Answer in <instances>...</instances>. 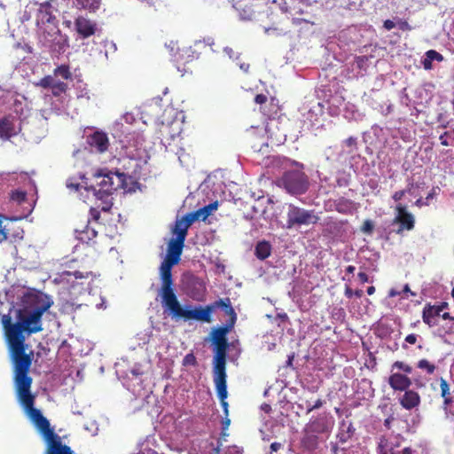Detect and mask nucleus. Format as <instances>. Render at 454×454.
Here are the masks:
<instances>
[{
	"label": "nucleus",
	"mask_w": 454,
	"mask_h": 454,
	"mask_svg": "<svg viewBox=\"0 0 454 454\" xmlns=\"http://www.w3.org/2000/svg\"><path fill=\"white\" fill-rule=\"evenodd\" d=\"M441 396L444 399L445 405H450L452 402L450 397V385L447 383L445 379L441 378L440 380Z\"/></svg>",
	"instance_id": "nucleus-30"
},
{
	"label": "nucleus",
	"mask_w": 454,
	"mask_h": 454,
	"mask_svg": "<svg viewBox=\"0 0 454 454\" xmlns=\"http://www.w3.org/2000/svg\"><path fill=\"white\" fill-rule=\"evenodd\" d=\"M10 198H11V200L16 201L20 204V203H23L26 201L27 193H26V192L15 191V192H12V193H11Z\"/></svg>",
	"instance_id": "nucleus-36"
},
{
	"label": "nucleus",
	"mask_w": 454,
	"mask_h": 454,
	"mask_svg": "<svg viewBox=\"0 0 454 454\" xmlns=\"http://www.w3.org/2000/svg\"><path fill=\"white\" fill-rule=\"evenodd\" d=\"M427 62H432L434 60L441 62L442 60V56L441 53L436 52L434 50H429L427 52Z\"/></svg>",
	"instance_id": "nucleus-39"
},
{
	"label": "nucleus",
	"mask_w": 454,
	"mask_h": 454,
	"mask_svg": "<svg viewBox=\"0 0 454 454\" xmlns=\"http://www.w3.org/2000/svg\"><path fill=\"white\" fill-rule=\"evenodd\" d=\"M2 325L4 330V337L7 340V343L9 346L11 359H12L13 368L15 367V340L11 337L10 331L14 325V323L12 322L11 317L9 315H4L2 317Z\"/></svg>",
	"instance_id": "nucleus-20"
},
{
	"label": "nucleus",
	"mask_w": 454,
	"mask_h": 454,
	"mask_svg": "<svg viewBox=\"0 0 454 454\" xmlns=\"http://www.w3.org/2000/svg\"><path fill=\"white\" fill-rule=\"evenodd\" d=\"M184 239H169L167 249V255L159 268V274H160L161 286L159 288V297L175 291L173 275L171 269L180 262V257L184 247Z\"/></svg>",
	"instance_id": "nucleus-4"
},
{
	"label": "nucleus",
	"mask_w": 454,
	"mask_h": 454,
	"mask_svg": "<svg viewBox=\"0 0 454 454\" xmlns=\"http://www.w3.org/2000/svg\"><path fill=\"white\" fill-rule=\"evenodd\" d=\"M396 215L395 218V223H399V229H397L396 233L400 234L404 230L411 231L414 228V217L413 215L406 210V207L403 205H397L395 207Z\"/></svg>",
	"instance_id": "nucleus-11"
},
{
	"label": "nucleus",
	"mask_w": 454,
	"mask_h": 454,
	"mask_svg": "<svg viewBox=\"0 0 454 454\" xmlns=\"http://www.w3.org/2000/svg\"><path fill=\"white\" fill-rule=\"evenodd\" d=\"M51 95L55 97H60L62 93H65L67 90V84L65 82H59L52 85L51 88Z\"/></svg>",
	"instance_id": "nucleus-33"
},
{
	"label": "nucleus",
	"mask_w": 454,
	"mask_h": 454,
	"mask_svg": "<svg viewBox=\"0 0 454 454\" xmlns=\"http://www.w3.org/2000/svg\"><path fill=\"white\" fill-rule=\"evenodd\" d=\"M345 145H348V146H354L356 145V138L355 137H348L347 139H345Z\"/></svg>",
	"instance_id": "nucleus-58"
},
{
	"label": "nucleus",
	"mask_w": 454,
	"mask_h": 454,
	"mask_svg": "<svg viewBox=\"0 0 454 454\" xmlns=\"http://www.w3.org/2000/svg\"><path fill=\"white\" fill-rule=\"evenodd\" d=\"M417 367L427 372L428 374L434 373L435 365L426 358L419 359Z\"/></svg>",
	"instance_id": "nucleus-31"
},
{
	"label": "nucleus",
	"mask_w": 454,
	"mask_h": 454,
	"mask_svg": "<svg viewBox=\"0 0 454 454\" xmlns=\"http://www.w3.org/2000/svg\"><path fill=\"white\" fill-rule=\"evenodd\" d=\"M96 186L90 185L87 190L94 192L96 198L109 197L119 188L125 185V175L121 172H112L107 169H99L94 173Z\"/></svg>",
	"instance_id": "nucleus-5"
},
{
	"label": "nucleus",
	"mask_w": 454,
	"mask_h": 454,
	"mask_svg": "<svg viewBox=\"0 0 454 454\" xmlns=\"http://www.w3.org/2000/svg\"><path fill=\"white\" fill-rule=\"evenodd\" d=\"M59 81H56L55 77L47 75L41 79L37 82L38 87H43V89H50L51 86L59 82Z\"/></svg>",
	"instance_id": "nucleus-34"
},
{
	"label": "nucleus",
	"mask_w": 454,
	"mask_h": 454,
	"mask_svg": "<svg viewBox=\"0 0 454 454\" xmlns=\"http://www.w3.org/2000/svg\"><path fill=\"white\" fill-rule=\"evenodd\" d=\"M73 4L78 10H85L90 13H95L100 9L101 0H73Z\"/></svg>",
	"instance_id": "nucleus-23"
},
{
	"label": "nucleus",
	"mask_w": 454,
	"mask_h": 454,
	"mask_svg": "<svg viewBox=\"0 0 454 454\" xmlns=\"http://www.w3.org/2000/svg\"><path fill=\"white\" fill-rule=\"evenodd\" d=\"M234 325L235 324L226 323V325L214 329L211 333L213 344L215 346L213 372H226L225 361L228 349L226 335Z\"/></svg>",
	"instance_id": "nucleus-6"
},
{
	"label": "nucleus",
	"mask_w": 454,
	"mask_h": 454,
	"mask_svg": "<svg viewBox=\"0 0 454 454\" xmlns=\"http://www.w3.org/2000/svg\"><path fill=\"white\" fill-rule=\"evenodd\" d=\"M334 206H336V210L339 213L347 214L354 208V201L344 197H340L334 201Z\"/></svg>",
	"instance_id": "nucleus-28"
},
{
	"label": "nucleus",
	"mask_w": 454,
	"mask_h": 454,
	"mask_svg": "<svg viewBox=\"0 0 454 454\" xmlns=\"http://www.w3.org/2000/svg\"><path fill=\"white\" fill-rule=\"evenodd\" d=\"M260 111L262 112L263 115L270 120H275L280 113V106L275 101V98H270L268 105L260 106Z\"/></svg>",
	"instance_id": "nucleus-25"
},
{
	"label": "nucleus",
	"mask_w": 454,
	"mask_h": 454,
	"mask_svg": "<svg viewBox=\"0 0 454 454\" xmlns=\"http://www.w3.org/2000/svg\"><path fill=\"white\" fill-rule=\"evenodd\" d=\"M67 187L71 188L73 190L78 191L80 184L78 183L73 182L72 178L67 179Z\"/></svg>",
	"instance_id": "nucleus-51"
},
{
	"label": "nucleus",
	"mask_w": 454,
	"mask_h": 454,
	"mask_svg": "<svg viewBox=\"0 0 454 454\" xmlns=\"http://www.w3.org/2000/svg\"><path fill=\"white\" fill-rule=\"evenodd\" d=\"M76 239L84 244H90L97 236L94 228H90L88 224L81 229H75Z\"/></svg>",
	"instance_id": "nucleus-24"
},
{
	"label": "nucleus",
	"mask_w": 454,
	"mask_h": 454,
	"mask_svg": "<svg viewBox=\"0 0 454 454\" xmlns=\"http://www.w3.org/2000/svg\"><path fill=\"white\" fill-rule=\"evenodd\" d=\"M366 292H367L368 295H372L374 294V292H375V287L374 286H369V287H367Z\"/></svg>",
	"instance_id": "nucleus-64"
},
{
	"label": "nucleus",
	"mask_w": 454,
	"mask_h": 454,
	"mask_svg": "<svg viewBox=\"0 0 454 454\" xmlns=\"http://www.w3.org/2000/svg\"><path fill=\"white\" fill-rule=\"evenodd\" d=\"M255 104L260 105L261 106L267 105L270 101L267 99V97L263 94H258L254 96V99Z\"/></svg>",
	"instance_id": "nucleus-42"
},
{
	"label": "nucleus",
	"mask_w": 454,
	"mask_h": 454,
	"mask_svg": "<svg viewBox=\"0 0 454 454\" xmlns=\"http://www.w3.org/2000/svg\"><path fill=\"white\" fill-rule=\"evenodd\" d=\"M405 194H406V191L395 192V193L393 195V200L395 201H400L402 200V198L403 196H405Z\"/></svg>",
	"instance_id": "nucleus-50"
},
{
	"label": "nucleus",
	"mask_w": 454,
	"mask_h": 454,
	"mask_svg": "<svg viewBox=\"0 0 454 454\" xmlns=\"http://www.w3.org/2000/svg\"><path fill=\"white\" fill-rule=\"evenodd\" d=\"M320 217L316 215L315 210H306L298 206L289 205L286 215V226L293 228L294 226H309L316 224Z\"/></svg>",
	"instance_id": "nucleus-9"
},
{
	"label": "nucleus",
	"mask_w": 454,
	"mask_h": 454,
	"mask_svg": "<svg viewBox=\"0 0 454 454\" xmlns=\"http://www.w3.org/2000/svg\"><path fill=\"white\" fill-rule=\"evenodd\" d=\"M281 182L284 189L293 195L304 194L309 187V177L302 170L299 169L284 172Z\"/></svg>",
	"instance_id": "nucleus-8"
},
{
	"label": "nucleus",
	"mask_w": 454,
	"mask_h": 454,
	"mask_svg": "<svg viewBox=\"0 0 454 454\" xmlns=\"http://www.w3.org/2000/svg\"><path fill=\"white\" fill-rule=\"evenodd\" d=\"M184 365H196L197 364L196 356H193V354H186L184 358Z\"/></svg>",
	"instance_id": "nucleus-41"
},
{
	"label": "nucleus",
	"mask_w": 454,
	"mask_h": 454,
	"mask_svg": "<svg viewBox=\"0 0 454 454\" xmlns=\"http://www.w3.org/2000/svg\"><path fill=\"white\" fill-rule=\"evenodd\" d=\"M14 115H4L0 119V138L9 139L18 134Z\"/></svg>",
	"instance_id": "nucleus-16"
},
{
	"label": "nucleus",
	"mask_w": 454,
	"mask_h": 454,
	"mask_svg": "<svg viewBox=\"0 0 454 454\" xmlns=\"http://www.w3.org/2000/svg\"><path fill=\"white\" fill-rule=\"evenodd\" d=\"M195 222L194 219L185 215L180 220H176L173 233L176 235L174 239L185 240L187 235V230Z\"/></svg>",
	"instance_id": "nucleus-19"
},
{
	"label": "nucleus",
	"mask_w": 454,
	"mask_h": 454,
	"mask_svg": "<svg viewBox=\"0 0 454 454\" xmlns=\"http://www.w3.org/2000/svg\"><path fill=\"white\" fill-rule=\"evenodd\" d=\"M449 135H450L449 132H444V134L440 136L441 145H442L444 146L450 145V143L447 141V138H446V137H448Z\"/></svg>",
	"instance_id": "nucleus-56"
},
{
	"label": "nucleus",
	"mask_w": 454,
	"mask_h": 454,
	"mask_svg": "<svg viewBox=\"0 0 454 454\" xmlns=\"http://www.w3.org/2000/svg\"><path fill=\"white\" fill-rule=\"evenodd\" d=\"M214 384L215 391H217L221 406L223 407L225 416L228 414L227 387H226V372H213Z\"/></svg>",
	"instance_id": "nucleus-14"
},
{
	"label": "nucleus",
	"mask_w": 454,
	"mask_h": 454,
	"mask_svg": "<svg viewBox=\"0 0 454 454\" xmlns=\"http://www.w3.org/2000/svg\"><path fill=\"white\" fill-rule=\"evenodd\" d=\"M98 200H101L100 205L98 206L99 209L102 211H109L113 206L111 196L106 198V196L102 199L98 198Z\"/></svg>",
	"instance_id": "nucleus-37"
},
{
	"label": "nucleus",
	"mask_w": 454,
	"mask_h": 454,
	"mask_svg": "<svg viewBox=\"0 0 454 454\" xmlns=\"http://www.w3.org/2000/svg\"><path fill=\"white\" fill-rule=\"evenodd\" d=\"M27 307L16 311V322L10 336L15 340V389L31 388L33 379L28 372L32 365L33 351L26 352V337L43 331L42 317L52 305L50 295L43 292L27 294L23 298Z\"/></svg>",
	"instance_id": "nucleus-1"
},
{
	"label": "nucleus",
	"mask_w": 454,
	"mask_h": 454,
	"mask_svg": "<svg viewBox=\"0 0 454 454\" xmlns=\"http://www.w3.org/2000/svg\"><path fill=\"white\" fill-rule=\"evenodd\" d=\"M440 315V311L434 309L430 303H427L422 310V320L427 326L434 327L439 325Z\"/></svg>",
	"instance_id": "nucleus-21"
},
{
	"label": "nucleus",
	"mask_w": 454,
	"mask_h": 454,
	"mask_svg": "<svg viewBox=\"0 0 454 454\" xmlns=\"http://www.w3.org/2000/svg\"><path fill=\"white\" fill-rule=\"evenodd\" d=\"M389 297H396L397 295H400V292L396 291L395 289H391L388 294Z\"/></svg>",
	"instance_id": "nucleus-62"
},
{
	"label": "nucleus",
	"mask_w": 454,
	"mask_h": 454,
	"mask_svg": "<svg viewBox=\"0 0 454 454\" xmlns=\"http://www.w3.org/2000/svg\"><path fill=\"white\" fill-rule=\"evenodd\" d=\"M74 278L76 279L84 278L89 277V273H82L78 270L75 271H69L65 270L59 273V281L64 282L67 281V283L70 282V278Z\"/></svg>",
	"instance_id": "nucleus-29"
},
{
	"label": "nucleus",
	"mask_w": 454,
	"mask_h": 454,
	"mask_svg": "<svg viewBox=\"0 0 454 454\" xmlns=\"http://www.w3.org/2000/svg\"><path fill=\"white\" fill-rule=\"evenodd\" d=\"M423 67H424L425 69H430L431 68V62H427V58L424 59Z\"/></svg>",
	"instance_id": "nucleus-63"
},
{
	"label": "nucleus",
	"mask_w": 454,
	"mask_h": 454,
	"mask_svg": "<svg viewBox=\"0 0 454 454\" xmlns=\"http://www.w3.org/2000/svg\"><path fill=\"white\" fill-rule=\"evenodd\" d=\"M231 420L227 418L223 421V435H225L224 431L227 430L228 427H230Z\"/></svg>",
	"instance_id": "nucleus-59"
},
{
	"label": "nucleus",
	"mask_w": 454,
	"mask_h": 454,
	"mask_svg": "<svg viewBox=\"0 0 454 454\" xmlns=\"http://www.w3.org/2000/svg\"><path fill=\"white\" fill-rule=\"evenodd\" d=\"M440 317L442 318H443L444 320H450V321L452 320V316L448 312H444V313L441 314Z\"/></svg>",
	"instance_id": "nucleus-60"
},
{
	"label": "nucleus",
	"mask_w": 454,
	"mask_h": 454,
	"mask_svg": "<svg viewBox=\"0 0 454 454\" xmlns=\"http://www.w3.org/2000/svg\"><path fill=\"white\" fill-rule=\"evenodd\" d=\"M75 26V31L79 37L82 39H88L95 35L97 30V24L95 21L84 17L83 15H78L74 21Z\"/></svg>",
	"instance_id": "nucleus-12"
},
{
	"label": "nucleus",
	"mask_w": 454,
	"mask_h": 454,
	"mask_svg": "<svg viewBox=\"0 0 454 454\" xmlns=\"http://www.w3.org/2000/svg\"><path fill=\"white\" fill-rule=\"evenodd\" d=\"M8 239V233L5 231L3 226V221L0 219V243Z\"/></svg>",
	"instance_id": "nucleus-46"
},
{
	"label": "nucleus",
	"mask_w": 454,
	"mask_h": 454,
	"mask_svg": "<svg viewBox=\"0 0 454 454\" xmlns=\"http://www.w3.org/2000/svg\"><path fill=\"white\" fill-rule=\"evenodd\" d=\"M393 421H395V416L393 414H390L387 418L385 419L384 427L389 430L391 428V423Z\"/></svg>",
	"instance_id": "nucleus-48"
},
{
	"label": "nucleus",
	"mask_w": 454,
	"mask_h": 454,
	"mask_svg": "<svg viewBox=\"0 0 454 454\" xmlns=\"http://www.w3.org/2000/svg\"><path fill=\"white\" fill-rule=\"evenodd\" d=\"M55 77H61L65 80H68L72 77V74L70 72V67L66 65H61L60 67L54 69Z\"/></svg>",
	"instance_id": "nucleus-32"
},
{
	"label": "nucleus",
	"mask_w": 454,
	"mask_h": 454,
	"mask_svg": "<svg viewBox=\"0 0 454 454\" xmlns=\"http://www.w3.org/2000/svg\"><path fill=\"white\" fill-rule=\"evenodd\" d=\"M391 369H399L404 372L406 374H410L412 372V368L411 365L403 363L401 361H395L393 365H391Z\"/></svg>",
	"instance_id": "nucleus-35"
},
{
	"label": "nucleus",
	"mask_w": 454,
	"mask_h": 454,
	"mask_svg": "<svg viewBox=\"0 0 454 454\" xmlns=\"http://www.w3.org/2000/svg\"><path fill=\"white\" fill-rule=\"evenodd\" d=\"M372 229H373V225H372V221L366 220L364 222V223H363V225H362V231L364 232L370 233L372 231Z\"/></svg>",
	"instance_id": "nucleus-47"
},
{
	"label": "nucleus",
	"mask_w": 454,
	"mask_h": 454,
	"mask_svg": "<svg viewBox=\"0 0 454 454\" xmlns=\"http://www.w3.org/2000/svg\"><path fill=\"white\" fill-rule=\"evenodd\" d=\"M383 27H384V28H386L387 30H390V29L395 28V22L393 20H387L384 21Z\"/></svg>",
	"instance_id": "nucleus-55"
},
{
	"label": "nucleus",
	"mask_w": 454,
	"mask_h": 454,
	"mask_svg": "<svg viewBox=\"0 0 454 454\" xmlns=\"http://www.w3.org/2000/svg\"><path fill=\"white\" fill-rule=\"evenodd\" d=\"M51 9V2L44 1L38 4L36 12V25L37 27L47 26V28H43V38L49 42L54 41L57 36L61 35L58 27V20Z\"/></svg>",
	"instance_id": "nucleus-7"
},
{
	"label": "nucleus",
	"mask_w": 454,
	"mask_h": 454,
	"mask_svg": "<svg viewBox=\"0 0 454 454\" xmlns=\"http://www.w3.org/2000/svg\"><path fill=\"white\" fill-rule=\"evenodd\" d=\"M17 399L23 407L27 417L36 427L37 431L43 434L47 448L44 454H74L72 449L62 444L61 438L56 434L54 429L51 427L50 421L43 417L42 411L34 407L35 395L31 388L15 389Z\"/></svg>",
	"instance_id": "nucleus-3"
},
{
	"label": "nucleus",
	"mask_w": 454,
	"mask_h": 454,
	"mask_svg": "<svg viewBox=\"0 0 454 454\" xmlns=\"http://www.w3.org/2000/svg\"><path fill=\"white\" fill-rule=\"evenodd\" d=\"M388 384L392 390L403 392L411 387V379L401 372H393L389 375Z\"/></svg>",
	"instance_id": "nucleus-17"
},
{
	"label": "nucleus",
	"mask_w": 454,
	"mask_h": 454,
	"mask_svg": "<svg viewBox=\"0 0 454 454\" xmlns=\"http://www.w3.org/2000/svg\"><path fill=\"white\" fill-rule=\"evenodd\" d=\"M334 424L332 415L323 412L315 418H312L306 424L303 431H309L317 434H326L331 432Z\"/></svg>",
	"instance_id": "nucleus-10"
},
{
	"label": "nucleus",
	"mask_w": 454,
	"mask_h": 454,
	"mask_svg": "<svg viewBox=\"0 0 454 454\" xmlns=\"http://www.w3.org/2000/svg\"><path fill=\"white\" fill-rule=\"evenodd\" d=\"M323 403H324V401H322L321 399L316 400L314 404L311 405V407H309L306 409V412L309 413L312 411L321 408L323 406Z\"/></svg>",
	"instance_id": "nucleus-45"
},
{
	"label": "nucleus",
	"mask_w": 454,
	"mask_h": 454,
	"mask_svg": "<svg viewBox=\"0 0 454 454\" xmlns=\"http://www.w3.org/2000/svg\"><path fill=\"white\" fill-rule=\"evenodd\" d=\"M356 296L358 298H361L363 296V291L362 290H356V291H353L351 288L349 287H346L345 288V296L346 297H348V298H351L352 296Z\"/></svg>",
	"instance_id": "nucleus-40"
},
{
	"label": "nucleus",
	"mask_w": 454,
	"mask_h": 454,
	"mask_svg": "<svg viewBox=\"0 0 454 454\" xmlns=\"http://www.w3.org/2000/svg\"><path fill=\"white\" fill-rule=\"evenodd\" d=\"M344 427L345 421H342V423H340V432L338 434V438L340 442H346L348 440L350 439L352 435L350 432H344Z\"/></svg>",
	"instance_id": "nucleus-38"
},
{
	"label": "nucleus",
	"mask_w": 454,
	"mask_h": 454,
	"mask_svg": "<svg viewBox=\"0 0 454 454\" xmlns=\"http://www.w3.org/2000/svg\"><path fill=\"white\" fill-rule=\"evenodd\" d=\"M282 446L283 445L280 442H275L271 443L270 446V454L273 453V452H276V451H278L279 450H281Z\"/></svg>",
	"instance_id": "nucleus-52"
},
{
	"label": "nucleus",
	"mask_w": 454,
	"mask_h": 454,
	"mask_svg": "<svg viewBox=\"0 0 454 454\" xmlns=\"http://www.w3.org/2000/svg\"><path fill=\"white\" fill-rule=\"evenodd\" d=\"M415 205L418 207H423L424 205H427V202L419 198L416 200Z\"/></svg>",
	"instance_id": "nucleus-61"
},
{
	"label": "nucleus",
	"mask_w": 454,
	"mask_h": 454,
	"mask_svg": "<svg viewBox=\"0 0 454 454\" xmlns=\"http://www.w3.org/2000/svg\"><path fill=\"white\" fill-rule=\"evenodd\" d=\"M358 278H359L361 283H367L368 282V276L364 272L358 273Z\"/></svg>",
	"instance_id": "nucleus-57"
},
{
	"label": "nucleus",
	"mask_w": 454,
	"mask_h": 454,
	"mask_svg": "<svg viewBox=\"0 0 454 454\" xmlns=\"http://www.w3.org/2000/svg\"><path fill=\"white\" fill-rule=\"evenodd\" d=\"M403 394V395L400 397L399 402L402 408L411 411L413 409H416L419 406L420 403V397L418 392L407 389Z\"/></svg>",
	"instance_id": "nucleus-18"
},
{
	"label": "nucleus",
	"mask_w": 454,
	"mask_h": 454,
	"mask_svg": "<svg viewBox=\"0 0 454 454\" xmlns=\"http://www.w3.org/2000/svg\"><path fill=\"white\" fill-rule=\"evenodd\" d=\"M271 253V246L270 242L262 240L255 244L254 255L257 259L264 260L270 257Z\"/></svg>",
	"instance_id": "nucleus-26"
},
{
	"label": "nucleus",
	"mask_w": 454,
	"mask_h": 454,
	"mask_svg": "<svg viewBox=\"0 0 454 454\" xmlns=\"http://www.w3.org/2000/svg\"><path fill=\"white\" fill-rule=\"evenodd\" d=\"M216 207H218V203L215 201L186 215L195 221H206L212 212L216 209Z\"/></svg>",
	"instance_id": "nucleus-22"
},
{
	"label": "nucleus",
	"mask_w": 454,
	"mask_h": 454,
	"mask_svg": "<svg viewBox=\"0 0 454 454\" xmlns=\"http://www.w3.org/2000/svg\"><path fill=\"white\" fill-rule=\"evenodd\" d=\"M100 209L98 207H90V218L98 221L100 219Z\"/></svg>",
	"instance_id": "nucleus-44"
},
{
	"label": "nucleus",
	"mask_w": 454,
	"mask_h": 454,
	"mask_svg": "<svg viewBox=\"0 0 454 454\" xmlns=\"http://www.w3.org/2000/svg\"><path fill=\"white\" fill-rule=\"evenodd\" d=\"M367 61V57L366 56H359V57H356V66H358L359 68L362 67V66Z\"/></svg>",
	"instance_id": "nucleus-53"
},
{
	"label": "nucleus",
	"mask_w": 454,
	"mask_h": 454,
	"mask_svg": "<svg viewBox=\"0 0 454 454\" xmlns=\"http://www.w3.org/2000/svg\"><path fill=\"white\" fill-rule=\"evenodd\" d=\"M400 447V442L397 439H388L385 436L380 437L378 442V450L380 454H412V450L409 447L402 450V452L397 449Z\"/></svg>",
	"instance_id": "nucleus-13"
},
{
	"label": "nucleus",
	"mask_w": 454,
	"mask_h": 454,
	"mask_svg": "<svg viewBox=\"0 0 454 454\" xmlns=\"http://www.w3.org/2000/svg\"><path fill=\"white\" fill-rule=\"evenodd\" d=\"M161 305L165 311H168L170 317L175 320L184 319V321H201L209 323L212 321V313L215 308L223 309L225 315L229 316L226 323L236 324L237 315L231 306L230 298L219 299L207 306L191 305L182 306L176 295L175 291L161 296Z\"/></svg>",
	"instance_id": "nucleus-2"
},
{
	"label": "nucleus",
	"mask_w": 454,
	"mask_h": 454,
	"mask_svg": "<svg viewBox=\"0 0 454 454\" xmlns=\"http://www.w3.org/2000/svg\"><path fill=\"white\" fill-rule=\"evenodd\" d=\"M397 27H399V29L402 31H409L411 29V27L405 20H399L396 22Z\"/></svg>",
	"instance_id": "nucleus-43"
},
{
	"label": "nucleus",
	"mask_w": 454,
	"mask_h": 454,
	"mask_svg": "<svg viewBox=\"0 0 454 454\" xmlns=\"http://www.w3.org/2000/svg\"><path fill=\"white\" fill-rule=\"evenodd\" d=\"M317 442L318 440L317 434L303 430V435L301 438V445L303 448L309 450H316Z\"/></svg>",
	"instance_id": "nucleus-27"
},
{
	"label": "nucleus",
	"mask_w": 454,
	"mask_h": 454,
	"mask_svg": "<svg viewBox=\"0 0 454 454\" xmlns=\"http://www.w3.org/2000/svg\"><path fill=\"white\" fill-rule=\"evenodd\" d=\"M87 143L90 146L99 153H104L108 149L107 135L99 130H96L87 137Z\"/></svg>",
	"instance_id": "nucleus-15"
},
{
	"label": "nucleus",
	"mask_w": 454,
	"mask_h": 454,
	"mask_svg": "<svg viewBox=\"0 0 454 454\" xmlns=\"http://www.w3.org/2000/svg\"><path fill=\"white\" fill-rule=\"evenodd\" d=\"M435 309H437L440 312L444 311L445 309L448 307V303L446 301H442L439 304L433 305Z\"/></svg>",
	"instance_id": "nucleus-54"
},
{
	"label": "nucleus",
	"mask_w": 454,
	"mask_h": 454,
	"mask_svg": "<svg viewBox=\"0 0 454 454\" xmlns=\"http://www.w3.org/2000/svg\"><path fill=\"white\" fill-rule=\"evenodd\" d=\"M405 341L408 343V344H411V345H415L416 342H417V335L416 334H410V335H407L406 338H405Z\"/></svg>",
	"instance_id": "nucleus-49"
}]
</instances>
